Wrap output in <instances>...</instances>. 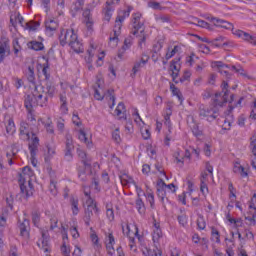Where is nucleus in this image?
<instances>
[{"instance_id": "obj_1", "label": "nucleus", "mask_w": 256, "mask_h": 256, "mask_svg": "<svg viewBox=\"0 0 256 256\" xmlns=\"http://www.w3.org/2000/svg\"><path fill=\"white\" fill-rule=\"evenodd\" d=\"M31 177H33V170L31 167L25 166L18 178L20 195L22 199H25V201H27L29 197H32L33 195V183L31 182Z\"/></svg>"}, {"instance_id": "obj_2", "label": "nucleus", "mask_w": 256, "mask_h": 256, "mask_svg": "<svg viewBox=\"0 0 256 256\" xmlns=\"http://www.w3.org/2000/svg\"><path fill=\"white\" fill-rule=\"evenodd\" d=\"M161 237H163V232L161 231L159 224L154 223L152 240H153L155 248L153 250H151V249L147 250V253L149 256H161L162 255L161 249H159V247H157V244L159 243V239H161Z\"/></svg>"}, {"instance_id": "obj_3", "label": "nucleus", "mask_w": 256, "mask_h": 256, "mask_svg": "<svg viewBox=\"0 0 256 256\" xmlns=\"http://www.w3.org/2000/svg\"><path fill=\"white\" fill-rule=\"evenodd\" d=\"M221 92H217L214 97V103L218 107H223L227 101H229V83L223 81L221 84Z\"/></svg>"}, {"instance_id": "obj_4", "label": "nucleus", "mask_w": 256, "mask_h": 256, "mask_svg": "<svg viewBox=\"0 0 256 256\" xmlns=\"http://www.w3.org/2000/svg\"><path fill=\"white\" fill-rule=\"evenodd\" d=\"M123 21H125V16L123 15H119L116 18L113 34H111L109 38L111 47H117L119 43V35H121V23H123Z\"/></svg>"}, {"instance_id": "obj_5", "label": "nucleus", "mask_w": 256, "mask_h": 256, "mask_svg": "<svg viewBox=\"0 0 256 256\" xmlns=\"http://www.w3.org/2000/svg\"><path fill=\"white\" fill-rule=\"evenodd\" d=\"M34 98L36 105L39 107H47L49 104V97H47V94H45V87L41 85L35 86Z\"/></svg>"}, {"instance_id": "obj_6", "label": "nucleus", "mask_w": 256, "mask_h": 256, "mask_svg": "<svg viewBox=\"0 0 256 256\" xmlns=\"http://www.w3.org/2000/svg\"><path fill=\"white\" fill-rule=\"evenodd\" d=\"M85 205L87 206L85 208L84 212V222L87 227L91 225V217H93V211L94 213H97L99 209H97V203H95V200L89 198L86 200Z\"/></svg>"}, {"instance_id": "obj_7", "label": "nucleus", "mask_w": 256, "mask_h": 256, "mask_svg": "<svg viewBox=\"0 0 256 256\" xmlns=\"http://www.w3.org/2000/svg\"><path fill=\"white\" fill-rule=\"evenodd\" d=\"M60 45L65 47V45H70L73 41H77V34L73 29H63L59 35Z\"/></svg>"}, {"instance_id": "obj_8", "label": "nucleus", "mask_w": 256, "mask_h": 256, "mask_svg": "<svg viewBox=\"0 0 256 256\" xmlns=\"http://www.w3.org/2000/svg\"><path fill=\"white\" fill-rule=\"evenodd\" d=\"M40 235L41 238L37 241V246L39 247V249H42L44 253H49V230L40 229Z\"/></svg>"}, {"instance_id": "obj_9", "label": "nucleus", "mask_w": 256, "mask_h": 256, "mask_svg": "<svg viewBox=\"0 0 256 256\" xmlns=\"http://www.w3.org/2000/svg\"><path fill=\"white\" fill-rule=\"evenodd\" d=\"M94 97L97 99V101H103V99H107L108 101H111L112 104L110 105V109H113L115 107V90L114 89H108L106 93L101 94L99 90H95Z\"/></svg>"}, {"instance_id": "obj_10", "label": "nucleus", "mask_w": 256, "mask_h": 256, "mask_svg": "<svg viewBox=\"0 0 256 256\" xmlns=\"http://www.w3.org/2000/svg\"><path fill=\"white\" fill-rule=\"evenodd\" d=\"M65 139V159L66 161H73V151H75V144H73V136H71V134H66Z\"/></svg>"}, {"instance_id": "obj_11", "label": "nucleus", "mask_w": 256, "mask_h": 256, "mask_svg": "<svg viewBox=\"0 0 256 256\" xmlns=\"http://www.w3.org/2000/svg\"><path fill=\"white\" fill-rule=\"evenodd\" d=\"M199 116L206 118L209 123H212V121L219 117V112L215 108L203 107L199 109Z\"/></svg>"}, {"instance_id": "obj_12", "label": "nucleus", "mask_w": 256, "mask_h": 256, "mask_svg": "<svg viewBox=\"0 0 256 256\" xmlns=\"http://www.w3.org/2000/svg\"><path fill=\"white\" fill-rule=\"evenodd\" d=\"M141 17L142 15L139 12L132 15V27L134 29V31H132L133 35H137L139 31L143 30V25H145V23L141 20Z\"/></svg>"}, {"instance_id": "obj_13", "label": "nucleus", "mask_w": 256, "mask_h": 256, "mask_svg": "<svg viewBox=\"0 0 256 256\" xmlns=\"http://www.w3.org/2000/svg\"><path fill=\"white\" fill-rule=\"evenodd\" d=\"M232 34L239 37V39H243V41H247L248 43H251V45L256 46L255 37H253L251 34L239 29L232 30Z\"/></svg>"}, {"instance_id": "obj_14", "label": "nucleus", "mask_w": 256, "mask_h": 256, "mask_svg": "<svg viewBox=\"0 0 256 256\" xmlns=\"http://www.w3.org/2000/svg\"><path fill=\"white\" fill-rule=\"evenodd\" d=\"M113 13H115V6H113V3L106 2L102 9L104 21H107V23H109L111 21V18L113 17Z\"/></svg>"}, {"instance_id": "obj_15", "label": "nucleus", "mask_w": 256, "mask_h": 256, "mask_svg": "<svg viewBox=\"0 0 256 256\" xmlns=\"http://www.w3.org/2000/svg\"><path fill=\"white\" fill-rule=\"evenodd\" d=\"M148 61H149V56L145 54L142 55L140 60H136L132 68L131 77H135L137 73H139L141 68H143L144 65H147Z\"/></svg>"}, {"instance_id": "obj_16", "label": "nucleus", "mask_w": 256, "mask_h": 256, "mask_svg": "<svg viewBox=\"0 0 256 256\" xmlns=\"http://www.w3.org/2000/svg\"><path fill=\"white\" fill-rule=\"evenodd\" d=\"M39 149V137L35 133L32 132L31 141L29 143V151L31 157H35L37 155V151Z\"/></svg>"}, {"instance_id": "obj_17", "label": "nucleus", "mask_w": 256, "mask_h": 256, "mask_svg": "<svg viewBox=\"0 0 256 256\" xmlns=\"http://www.w3.org/2000/svg\"><path fill=\"white\" fill-rule=\"evenodd\" d=\"M85 7V0H76L70 7V13L72 17H76L77 13H81Z\"/></svg>"}, {"instance_id": "obj_18", "label": "nucleus", "mask_w": 256, "mask_h": 256, "mask_svg": "<svg viewBox=\"0 0 256 256\" xmlns=\"http://www.w3.org/2000/svg\"><path fill=\"white\" fill-rule=\"evenodd\" d=\"M29 229V220L24 219L22 222L21 220H19V230L21 237H23L24 239H29Z\"/></svg>"}, {"instance_id": "obj_19", "label": "nucleus", "mask_w": 256, "mask_h": 256, "mask_svg": "<svg viewBox=\"0 0 256 256\" xmlns=\"http://www.w3.org/2000/svg\"><path fill=\"white\" fill-rule=\"evenodd\" d=\"M212 23L216 26V27H222V29H231L232 32L236 31L235 28H233V24H231V22L225 21L223 19H218V18H213L212 19Z\"/></svg>"}, {"instance_id": "obj_20", "label": "nucleus", "mask_w": 256, "mask_h": 256, "mask_svg": "<svg viewBox=\"0 0 256 256\" xmlns=\"http://www.w3.org/2000/svg\"><path fill=\"white\" fill-rule=\"evenodd\" d=\"M120 181L123 187H129V185H134L137 191H141L139 189V186H137V183H135V180H133V177L123 174L120 176Z\"/></svg>"}, {"instance_id": "obj_21", "label": "nucleus", "mask_w": 256, "mask_h": 256, "mask_svg": "<svg viewBox=\"0 0 256 256\" xmlns=\"http://www.w3.org/2000/svg\"><path fill=\"white\" fill-rule=\"evenodd\" d=\"M165 187H167V184L163 182V180L157 183V196L159 197L161 203L165 202V197L167 196Z\"/></svg>"}, {"instance_id": "obj_22", "label": "nucleus", "mask_w": 256, "mask_h": 256, "mask_svg": "<svg viewBox=\"0 0 256 256\" xmlns=\"http://www.w3.org/2000/svg\"><path fill=\"white\" fill-rule=\"evenodd\" d=\"M24 107H26L27 111L33 110V107H37V100H35L34 92L32 95L26 96L24 100Z\"/></svg>"}, {"instance_id": "obj_23", "label": "nucleus", "mask_w": 256, "mask_h": 256, "mask_svg": "<svg viewBox=\"0 0 256 256\" xmlns=\"http://www.w3.org/2000/svg\"><path fill=\"white\" fill-rule=\"evenodd\" d=\"M24 75L28 82H30L32 85H35V68L33 66H28V68L24 71Z\"/></svg>"}, {"instance_id": "obj_24", "label": "nucleus", "mask_w": 256, "mask_h": 256, "mask_svg": "<svg viewBox=\"0 0 256 256\" xmlns=\"http://www.w3.org/2000/svg\"><path fill=\"white\" fill-rule=\"evenodd\" d=\"M77 155L81 159L84 167H91V159L87 158V153L83 149L77 148Z\"/></svg>"}, {"instance_id": "obj_25", "label": "nucleus", "mask_w": 256, "mask_h": 256, "mask_svg": "<svg viewBox=\"0 0 256 256\" xmlns=\"http://www.w3.org/2000/svg\"><path fill=\"white\" fill-rule=\"evenodd\" d=\"M131 45H133V38L128 37L124 40V45L122 46V49L118 52V59H123V55L125 54V51L127 49H131Z\"/></svg>"}, {"instance_id": "obj_26", "label": "nucleus", "mask_w": 256, "mask_h": 256, "mask_svg": "<svg viewBox=\"0 0 256 256\" xmlns=\"http://www.w3.org/2000/svg\"><path fill=\"white\" fill-rule=\"evenodd\" d=\"M115 113L119 119H127V108H125V104L123 102H120L117 105Z\"/></svg>"}, {"instance_id": "obj_27", "label": "nucleus", "mask_w": 256, "mask_h": 256, "mask_svg": "<svg viewBox=\"0 0 256 256\" xmlns=\"http://www.w3.org/2000/svg\"><path fill=\"white\" fill-rule=\"evenodd\" d=\"M68 45H69V47H71V49H73V51H75V53H83V51H84L83 43H81V41H79L78 36H76V40H73Z\"/></svg>"}, {"instance_id": "obj_28", "label": "nucleus", "mask_w": 256, "mask_h": 256, "mask_svg": "<svg viewBox=\"0 0 256 256\" xmlns=\"http://www.w3.org/2000/svg\"><path fill=\"white\" fill-rule=\"evenodd\" d=\"M20 135H25L27 141L31 139V134L29 132V123L25 121L20 122V128H19Z\"/></svg>"}, {"instance_id": "obj_29", "label": "nucleus", "mask_w": 256, "mask_h": 256, "mask_svg": "<svg viewBox=\"0 0 256 256\" xmlns=\"http://www.w3.org/2000/svg\"><path fill=\"white\" fill-rule=\"evenodd\" d=\"M135 207L140 215H145V202L141 199V194L138 192V198L135 201Z\"/></svg>"}, {"instance_id": "obj_30", "label": "nucleus", "mask_w": 256, "mask_h": 256, "mask_svg": "<svg viewBox=\"0 0 256 256\" xmlns=\"http://www.w3.org/2000/svg\"><path fill=\"white\" fill-rule=\"evenodd\" d=\"M45 27H46V31L48 33H53L55 31H57L59 24L57 23V21H55L53 19H48L45 21Z\"/></svg>"}, {"instance_id": "obj_31", "label": "nucleus", "mask_w": 256, "mask_h": 256, "mask_svg": "<svg viewBox=\"0 0 256 256\" xmlns=\"http://www.w3.org/2000/svg\"><path fill=\"white\" fill-rule=\"evenodd\" d=\"M171 115H173V111L171 110V107L166 108V114L164 116V119H165L164 125L168 127L169 133H171V130L173 129V126L171 124Z\"/></svg>"}, {"instance_id": "obj_32", "label": "nucleus", "mask_w": 256, "mask_h": 256, "mask_svg": "<svg viewBox=\"0 0 256 256\" xmlns=\"http://www.w3.org/2000/svg\"><path fill=\"white\" fill-rule=\"evenodd\" d=\"M5 127H6V133L8 135H13L16 131L15 121H13L12 118H9L8 120H6Z\"/></svg>"}, {"instance_id": "obj_33", "label": "nucleus", "mask_w": 256, "mask_h": 256, "mask_svg": "<svg viewBox=\"0 0 256 256\" xmlns=\"http://www.w3.org/2000/svg\"><path fill=\"white\" fill-rule=\"evenodd\" d=\"M216 67H218L219 69V73H221V75H226V77H231V74H229V72L225 69H229V65L224 64L221 61L215 62Z\"/></svg>"}, {"instance_id": "obj_34", "label": "nucleus", "mask_w": 256, "mask_h": 256, "mask_svg": "<svg viewBox=\"0 0 256 256\" xmlns=\"http://www.w3.org/2000/svg\"><path fill=\"white\" fill-rule=\"evenodd\" d=\"M234 173H238L241 177H247L249 174L245 171V167H243L239 162L234 164L233 168Z\"/></svg>"}, {"instance_id": "obj_35", "label": "nucleus", "mask_w": 256, "mask_h": 256, "mask_svg": "<svg viewBox=\"0 0 256 256\" xmlns=\"http://www.w3.org/2000/svg\"><path fill=\"white\" fill-rule=\"evenodd\" d=\"M28 48L33 49V51H43V49H45V46L42 42L31 41L28 43Z\"/></svg>"}, {"instance_id": "obj_36", "label": "nucleus", "mask_w": 256, "mask_h": 256, "mask_svg": "<svg viewBox=\"0 0 256 256\" xmlns=\"http://www.w3.org/2000/svg\"><path fill=\"white\" fill-rule=\"evenodd\" d=\"M138 37V46L140 49H143V45H145L147 41V35L145 34V29L140 30V35Z\"/></svg>"}, {"instance_id": "obj_37", "label": "nucleus", "mask_w": 256, "mask_h": 256, "mask_svg": "<svg viewBox=\"0 0 256 256\" xmlns=\"http://www.w3.org/2000/svg\"><path fill=\"white\" fill-rule=\"evenodd\" d=\"M70 205L73 215H79V200L75 198L70 199Z\"/></svg>"}, {"instance_id": "obj_38", "label": "nucleus", "mask_w": 256, "mask_h": 256, "mask_svg": "<svg viewBox=\"0 0 256 256\" xmlns=\"http://www.w3.org/2000/svg\"><path fill=\"white\" fill-rule=\"evenodd\" d=\"M211 239L215 241V243H221V234L215 227L211 229Z\"/></svg>"}, {"instance_id": "obj_39", "label": "nucleus", "mask_w": 256, "mask_h": 256, "mask_svg": "<svg viewBox=\"0 0 256 256\" xmlns=\"http://www.w3.org/2000/svg\"><path fill=\"white\" fill-rule=\"evenodd\" d=\"M41 23L30 21L28 23H25V29H29V31H37L39 29Z\"/></svg>"}, {"instance_id": "obj_40", "label": "nucleus", "mask_w": 256, "mask_h": 256, "mask_svg": "<svg viewBox=\"0 0 256 256\" xmlns=\"http://www.w3.org/2000/svg\"><path fill=\"white\" fill-rule=\"evenodd\" d=\"M178 52H179V46H174L172 50L168 48V51L165 55L166 61H169V59H171L172 57H175V54H177Z\"/></svg>"}, {"instance_id": "obj_41", "label": "nucleus", "mask_w": 256, "mask_h": 256, "mask_svg": "<svg viewBox=\"0 0 256 256\" xmlns=\"http://www.w3.org/2000/svg\"><path fill=\"white\" fill-rule=\"evenodd\" d=\"M170 90L172 91L173 95L178 97L179 101H183V94H181V90H179L175 84H170Z\"/></svg>"}, {"instance_id": "obj_42", "label": "nucleus", "mask_w": 256, "mask_h": 256, "mask_svg": "<svg viewBox=\"0 0 256 256\" xmlns=\"http://www.w3.org/2000/svg\"><path fill=\"white\" fill-rule=\"evenodd\" d=\"M147 201L150 203L151 209H155V195H153V192L149 191L144 194Z\"/></svg>"}, {"instance_id": "obj_43", "label": "nucleus", "mask_w": 256, "mask_h": 256, "mask_svg": "<svg viewBox=\"0 0 256 256\" xmlns=\"http://www.w3.org/2000/svg\"><path fill=\"white\" fill-rule=\"evenodd\" d=\"M44 94L47 97H50L51 99H53V97L55 96V86H53L52 84H47L46 92H44Z\"/></svg>"}, {"instance_id": "obj_44", "label": "nucleus", "mask_w": 256, "mask_h": 256, "mask_svg": "<svg viewBox=\"0 0 256 256\" xmlns=\"http://www.w3.org/2000/svg\"><path fill=\"white\" fill-rule=\"evenodd\" d=\"M87 55L85 57V61L88 65H91V63H93V56L95 55V49L94 48H90L87 50Z\"/></svg>"}, {"instance_id": "obj_45", "label": "nucleus", "mask_w": 256, "mask_h": 256, "mask_svg": "<svg viewBox=\"0 0 256 256\" xmlns=\"http://www.w3.org/2000/svg\"><path fill=\"white\" fill-rule=\"evenodd\" d=\"M78 138H79L80 141H82V143H85V145H87L89 147L90 142H89V138H87V134L85 133V131L80 129Z\"/></svg>"}, {"instance_id": "obj_46", "label": "nucleus", "mask_w": 256, "mask_h": 256, "mask_svg": "<svg viewBox=\"0 0 256 256\" xmlns=\"http://www.w3.org/2000/svg\"><path fill=\"white\" fill-rule=\"evenodd\" d=\"M241 103H243V97H241V98L237 101V103H236L235 106L229 105L228 108H227V110H226V112H225V115H227V117H229V116L231 115V113H233V109H235V107L241 105Z\"/></svg>"}, {"instance_id": "obj_47", "label": "nucleus", "mask_w": 256, "mask_h": 256, "mask_svg": "<svg viewBox=\"0 0 256 256\" xmlns=\"http://www.w3.org/2000/svg\"><path fill=\"white\" fill-rule=\"evenodd\" d=\"M105 245H115V236H113V233L106 234Z\"/></svg>"}, {"instance_id": "obj_48", "label": "nucleus", "mask_w": 256, "mask_h": 256, "mask_svg": "<svg viewBox=\"0 0 256 256\" xmlns=\"http://www.w3.org/2000/svg\"><path fill=\"white\" fill-rule=\"evenodd\" d=\"M47 153L48 156L45 157V161H50L51 157H53V155H55V147L51 146V145H47Z\"/></svg>"}, {"instance_id": "obj_49", "label": "nucleus", "mask_w": 256, "mask_h": 256, "mask_svg": "<svg viewBox=\"0 0 256 256\" xmlns=\"http://www.w3.org/2000/svg\"><path fill=\"white\" fill-rule=\"evenodd\" d=\"M7 51V42H0V61L5 59V52Z\"/></svg>"}, {"instance_id": "obj_50", "label": "nucleus", "mask_w": 256, "mask_h": 256, "mask_svg": "<svg viewBox=\"0 0 256 256\" xmlns=\"http://www.w3.org/2000/svg\"><path fill=\"white\" fill-rule=\"evenodd\" d=\"M42 73L46 80H49L51 74H49V62L43 64Z\"/></svg>"}, {"instance_id": "obj_51", "label": "nucleus", "mask_w": 256, "mask_h": 256, "mask_svg": "<svg viewBox=\"0 0 256 256\" xmlns=\"http://www.w3.org/2000/svg\"><path fill=\"white\" fill-rule=\"evenodd\" d=\"M156 21L157 23H170L171 18L169 17V15H160L156 17Z\"/></svg>"}, {"instance_id": "obj_52", "label": "nucleus", "mask_w": 256, "mask_h": 256, "mask_svg": "<svg viewBox=\"0 0 256 256\" xmlns=\"http://www.w3.org/2000/svg\"><path fill=\"white\" fill-rule=\"evenodd\" d=\"M91 11H93V9L89 8V6H87L86 9L83 11L82 15L84 17V21L93 19V16L91 15Z\"/></svg>"}, {"instance_id": "obj_53", "label": "nucleus", "mask_w": 256, "mask_h": 256, "mask_svg": "<svg viewBox=\"0 0 256 256\" xmlns=\"http://www.w3.org/2000/svg\"><path fill=\"white\" fill-rule=\"evenodd\" d=\"M61 252L63 255H71V248L67 246V241H64L61 246Z\"/></svg>"}, {"instance_id": "obj_54", "label": "nucleus", "mask_w": 256, "mask_h": 256, "mask_svg": "<svg viewBox=\"0 0 256 256\" xmlns=\"http://www.w3.org/2000/svg\"><path fill=\"white\" fill-rule=\"evenodd\" d=\"M57 129H58V131H61V133H63V131H65V119H63V118L57 119Z\"/></svg>"}, {"instance_id": "obj_55", "label": "nucleus", "mask_w": 256, "mask_h": 256, "mask_svg": "<svg viewBox=\"0 0 256 256\" xmlns=\"http://www.w3.org/2000/svg\"><path fill=\"white\" fill-rule=\"evenodd\" d=\"M192 133L195 137H201L203 135V131L199 130V125L197 124L192 126Z\"/></svg>"}, {"instance_id": "obj_56", "label": "nucleus", "mask_w": 256, "mask_h": 256, "mask_svg": "<svg viewBox=\"0 0 256 256\" xmlns=\"http://www.w3.org/2000/svg\"><path fill=\"white\" fill-rule=\"evenodd\" d=\"M232 225L234 226V229L239 231V228L243 227V219H241V218L235 219L234 218Z\"/></svg>"}, {"instance_id": "obj_57", "label": "nucleus", "mask_w": 256, "mask_h": 256, "mask_svg": "<svg viewBox=\"0 0 256 256\" xmlns=\"http://www.w3.org/2000/svg\"><path fill=\"white\" fill-rule=\"evenodd\" d=\"M112 139L116 142L119 143V141H121V135L119 133V128H116L113 132H112Z\"/></svg>"}, {"instance_id": "obj_58", "label": "nucleus", "mask_w": 256, "mask_h": 256, "mask_svg": "<svg viewBox=\"0 0 256 256\" xmlns=\"http://www.w3.org/2000/svg\"><path fill=\"white\" fill-rule=\"evenodd\" d=\"M197 226L198 229H200L201 231H203L205 227H207V224L205 223V219L203 217L198 218Z\"/></svg>"}, {"instance_id": "obj_59", "label": "nucleus", "mask_w": 256, "mask_h": 256, "mask_svg": "<svg viewBox=\"0 0 256 256\" xmlns=\"http://www.w3.org/2000/svg\"><path fill=\"white\" fill-rule=\"evenodd\" d=\"M244 239H247L248 241H253L255 239V235H253V232L250 230H244Z\"/></svg>"}, {"instance_id": "obj_60", "label": "nucleus", "mask_w": 256, "mask_h": 256, "mask_svg": "<svg viewBox=\"0 0 256 256\" xmlns=\"http://www.w3.org/2000/svg\"><path fill=\"white\" fill-rule=\"evenodd\" d=\"M217 81V74H209L207 84L208 85H215V82Z\"/></svg>"}, {"instance_id": "obj_61", "label": "nucleus", "mask_w": 256, "mask_h": 256, "mask_svg": "<svg viewBox=\"0 0 256 256\" xmlns=\"http://www.w3.org/2000/svg\"><path fill=\"white\" fill-rule=\"evenodd\" d=\"M72 123H74V125H76V127H81L82 123H81V120H80L78 114H75V113L73 114Z\"/></svg>"}, {"instance_id": "obj_62", "label": "nucleus", "mask_w": 256, "mask_h": 256, "mask_svg": "<svg viewBox=\"0 0 256 256\" xmlns=\"http://www.w3.org/2000/svg\"><path fill=\"white\" fill-rule=\"evenodd\" d=\"M70 233H71L73 239H79V230H77V226L71 227Z\"/></svg>"}, {"instance_id": "obj_63", "label": "nucleus", "mask_w": 256, "mask_h": 256, "mask_svg": "<svg viewBox=\"0 0 256 256\" xmlns=\"http://www.w3.org/2000/svg\"><path fill=\"white\" fill-rule=\"evenodd\" d=\"M27 119L30 121V123L37 121V119H35L34 110H27Z\"/></svg>"}, {"instance_id": "obj_64", "label": "nucleus", "mask_w": 256, "mask_h": 256, "mask_svg": "<svg viewBox=\"0 0 256 256\" xmlns=\"http://www.w3.org/2000/svg\"><path fill=\"white\" fill-rule=\"evenodd\" d=\"M57 223H59V220L55 217L50 219V230L53 231L54 229H57Z\"/></svg>"}]
</instances>
